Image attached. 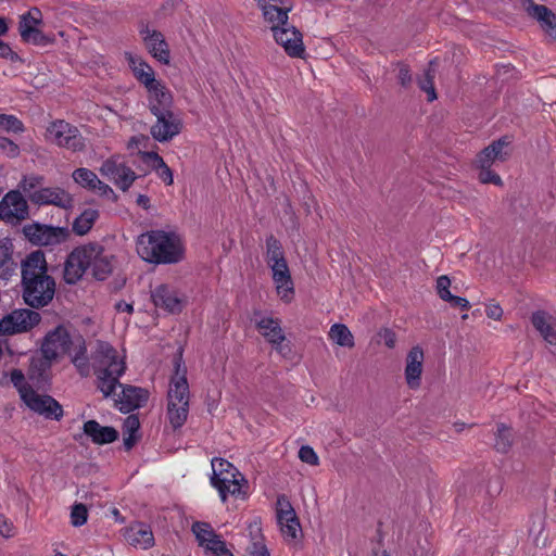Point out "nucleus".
I'll return each instance as SVG.
<instances>
[{"mask_svg": "<svg viewBox=\"0 0 556 556\" xmlns=\"http://www.w3.org/2000/svg\"><path fill=\"white\" fill-rule=\"evenodd\" d=\"M97 387L101 393L109 397L114 394L117 387L122 389L115 399V406L122 413H130L140 408L149 399V392L140 387L119 383L125 374V355L121 354L112 344L99 341L92 353Z\"/></svg>", "mask_w": 556, "mask_h": 556, "instance_id": "1", "label": "nucleus"}, {"mask_svg": "<svg viewBox=\"0 0 556 556\" xmlns=\"http://www.w3.org/2000/svg\"><path fill=\"white\" fill-rule=\"evenodd\" d=\"M24 302L33 308L47 306L54 296L55 281L48 274L46 256L41 251L29 253L21 263Z\"/></svg>", "mask_w": 556, "mask_h": 556, "instance_id": "2", "label": "nucleus"}, {"mask_svg": "<svg viewBox=\"0 0 556 556\" xmlns=\"http://www.w3.org/2000/svg\"><path fill=\"white\" fill-rule=\"evenodd\" d=\"M91 268L98 280H104L112 271L111 258L104 254L99 244H87L75 249L67 257L64 267V280L66 283H76Z\"/></svg>", "mask_w": 556, "mask_h": 556, "instance_id": "3", "label": "nucleus"}, {"mask_svg": "<svg viewBox=\"0 0 556 556\" xmlns=\"http://www.w3.org/2000/svg\"><path fill=\"white\" fill-rule=\"evenodd\" d=\"M137 252L142 260L150 263L174 264L182 258L184 248L178 236L152 230L138 237Z\"/></svg>", "mask_w": 556, "mask_h": 556, "instance_id": "4", "label": "nucleus"}, {"mask_svg": "<svg viewBox=\"0 0 556 556\" xmlns=\"http://www.w3.org/2000/svg\"><path fill=\"white\" fill-rule=\"evenodd\" d=\"M125 56L134 76L147 90L150 112L156 114L160 111L172 110L173 94L161 80L156 79L152 66L131 53H126Z\"/></svg>", "mask_w": 556, "mask_h": 556, "instance_id": "5", "label": "nucleus"}, {"mask_svg": "<svg viewBox=\"0 0 556 556\" xmlns=\"http://www.w3.org/2000/svg\"><path fill=\"white\" fill-rule=\"evenodd\" d=\"M175 372L167 391V417L174 429L182 427L189 414L190 390L181 355L175 357Z\"/></svg>", "mask_w": 556, "mask_h": 556, "instance_id": "6", "label": "nucleus"}, {"mask_svg": "<svg viewBox=\"0 0 556 556\" xmlns=\"http://www.w3.org/2000/svg\"><path fill=\"white\" fill-rule=\"evenodd\" d=\"M10 380L29 409L47 419L60 420L63 417V408L60 403L50 395L38 394L21 369L11 370Z\"/></svg>", "mask_w": 556, "mask_h": 556, "instance_id": "7", "label": "nucleus"}, {"mask_svg": "<svg viewBox=\"0 0 556 556\" xmlns=\"http://www.w3.org/2000/svg\"><path fill=\"white\" fill-rule=\"evenodd\" d=\"M213 475L212 485L218 491L223 502L228 495L244 498L245 492L242 484L247 483L243 475L228 460L215 457L211 462Z\"/></svg>", "mask_w": 556, "mask_h": 556, "instance_id": "8", "label": "nucleus"}, {"mask_svg": "<svg viewBox=\"0 0 556 556\" xmlns=\"http://www.w3.org/2000/svg\"><path fill=\"white\" fill-rule=\"evenodd\" d=\"M46 138L49 142L73 152H81L86 149V139L78 128L63 119L49 124Z\"/></svg>", "mask_w": 556, "mask_h": 556, "instance_id": "9", "label": "nucleus"}, {"mask_svg": "<svg viewBox=\"0 0 556 556\" xmlns=\"http://www.w3.org/2000/svg\"><path fill=\"white\" fill-rule=\"evenodd\" d=\"M253 321L260 334L275 349L277 353L282 356H287L291 352L290 346L288 344H283L286 341V334L279 318L257 311L253 314Z\"/></svg>", "mask_w": 556, "mask_h": 556, "instance_id": "10", "label": "nucleus"}, {"mask_svg": "<svg viewBox=\"0 0 556 556\" xmlns=\"http://www.w3.org/2000/svg\"><path fill=\"white\" fill-rule=\"evenodd\" d=\"M154 306L169 314H179L187 304L186 294L172 283H160L151 290Z\"/></svg>", "mask_w": 556, "mask_h": 556, "instance_id": "11", "label": "nucleus"}, {"mask_svg": "<svg viewBox=\"0 0 556 556\" xmlns=\"http://www.w3.org/2000/svg\"><path fill=\"white\" fill-rule=\"evenodd\" d=\"M276 518L283 540L288 544L295 543L301 533V525L294 508L283 494L277 497Z\"/></svg>", "mask_w": 556, "mask_h": 556, "instance_id": "12", "label": "nucleus"}, {"mask_svg": "<svg viewBox=\"0 0 556 556\" xmlns=\"http://www.w3.org/2000/svg\"><path fill=\"white\" fill-rule=\"evenodd\" d=\"M100 173L122 191H127L137 178L136 173L125 163L124 157L119 154H114L103 161Z\"/></svg>", "mask_w": 556, "mask_h": 556, "instance_id": "13", "label": "nucleus"}, {"mask_svg": "<svg viewBox=\"0 0 556 556\" xmlns=\"http://www.w3.org/2000/svg\"><path fill=\"white\" fill-rule=\"evenodd\" d=\"M40 320L41 316L38 312L28 308L14 309L0 319V334L13 336L27 332L38 325Z\"/></svg>", "mask_w": 556, "mask_h": 556, "instance_id": "14", "label": "nucleus"}, {"mask_svg": "<svg viewBox=\"0 0 556 556\" xmlns=\"http://www.w3.org/2000/svg\"><path fill=\"white\" fill-rule=\"evenodd\" d=\"M75 339H72L70 332L64 326H58L54 330L47 333L41 344V353L46 361L52 362L71 353Z\"/></svg>", "mask_w": 556, "mask_h": 556, "instance_id": "15", "label": "nucleus"}, {"mask_svg": "<svg viewBox=\"0 0 556 556\" xmlns=\"http://www.w3.org/2000/svg\"><path fill=\"white\" fill-rule=\"evenodd\" d=\"M155 116V123L150 128L152 138L161 143L168 142L182 130V119L172 110L160 111Z\"/></svg>", "mask_w": 556, "mask_h": 556, "instance_id": "16", "label": "nucleus"}, {"mask_svg": "<svg viewBox=\"0 0 556 556\" xmlns=\"http://www.w3.org/2000/svg\"><path fill=\"white\" fill-rule=\"evenodd\" d=\"M275 41L281 46L290 58L303 59L305 47L302 33L289 22L286 25L275 27L273 30Z\"/></svg>", "mask_w": 556, "mask_h": 556, "instance_id": "17", "label": "nucleus"}, {"mask_svg": "<svg viewBox=\"0 0 556 556\" xmlns=\"http://www.w3.org/2000/svg\"><path fill=\"white\" fill-rule=\"evenodd\" d=\"M28 217V204L18 190L9 191L0 201V219L15 225Z\"/></svg>", "mask_w": 556, "mask_h": 556, "instance_id": "18", "label": "nucleus"}, {"mask_svg": "<svg viewBox=\"0 0 556 556\" xmlns=\"http://www.w3.org/2000/svg\"><path fill=\"white\" fill-rule=\"evenodd\" d=\"M256 2L270 30L289 22V12L292 10L290 0H256Z\"/></svg>", "mask_w": 556, "mask_h": 556, "instance_id": "19", "label": "nucleus"}, {"mask_svg": "<svg viewBox=\"0 0 556 556\" xmlns=\"http://www.w3.org/2000/svg\"><path fill=\"white\" fill-rule=\"evenodd\" d=\"M26 235L39 245H56L65 242L70 232L65 227L35 225L26 229Z\"/></svg>", "mask_w": 556, "mask_h": 556, "instance_id": "20", "label": "nucleus"}, {"mask_svg": "<svg viewBox=\"0 0 556 556\" xmlns=\"http://www.w3.org/2000/svg\"><path fill=\"white\" fill-rule=\"evenodd\" d=\"M139 34L152 56L163 64H169L170 52L162 33L149 26H142Z\"/></svg>", "mask_w": 556, "mask_h": 556, "instance_id": "21", "label": "nucleus"}, {"mask_svg": "<svg viewBox=\"0 0 556 556\" xmlns=\"http://www.w3.org/2000/svg\"><path fill=\"white\" fill-rule=\"evenodd\" d=\"M271 270L276 292L281 301L290 303L294 296V285L287 261L268 266Z\"/></svg>", "mask_w": 556, "mask_h": 556, "instance_id": "22", "label": "nucleus"}, {"mask_svg": "<svg viewBox=\"0 0 556 556\" xmlns=\"http://www.w3.org/2000/svg\"><path fill=\"white\" fill-rule=\"evenodd\" d=\"M30 200L39 205L52 204L62 208L73 205V198L61 188H41L30 194Z\"/></svg>", "mask_w": 556, "mask_h": 556, "instance_id": "23", "label": "nucleus"}, {"mask_svg": "<svg viewBox=\"0 0 556 556\" xmlns=\"http://www.w3.org/2000/svg\"><path fill=\"white\" fill-rule=\"evenodd\" d=\"M424 359L425 355L420 346H414L406 356L405 380L413 390L420 387Z\"/></svg>", "mask_w": 556, "mask_h": 556, "instance_id": "24", "label": "nucleus"}, {"mask_svg": "<svg viewBox=\"0 0 556 556\" xmlns=\"http://www.w3.org/2000/svg\"><path fill=\"white\" fill-rule=\"evenodd\" d=\"M98 340L96 343H98ZM97 344L91 350V354L96 350ZM72 358V363L81 377H88L93 368L92 355L90 358L87 355V346L83 337L78 336L75 338L74 351L68 353Z\"/></svg>", "mask_w": 556, "mask_h": 556, "instance_id": "25", "label": "nucleus"}, {"mask_svg": "<svg viewBox=\"0 0 556 556\" xmlns=\"http://www.w3.org/2000/svg\"><path fill=\"white\" fill-rule=\"evenodd\" d=\"M125 539L130 545L141 549H148L154 545L151 528L141 522L129 526L125 531Z\"/></svg>", "mask_w": 556, "mask_h": 556, "instance_id": "26", "label": "nucleus"}, {"mask_svg": "<svg viewBox=\"0 0 556 556\" xmlns=\"http://www.w3.org/2000/svg\"><path fill=\"white\" fill-rule=\"evenodd\" d=\"M507 146L508 141L505 138L493 141L477 155V166L491 167L496 161L504 162L508 157V153L504 151Z\"/></svg>", "mask_w": 556, "mask_h": 556, "instance_id": "27", "label": "nucleus"}, {"mask_svg": "<svg viewBox=\"0 0 556 556\" xmlns=\"http://www.w3.org/2000/svg\"><path fill=\"white\" fill-rule=\"evenodd\" d=\"M14 245L9 238L0 239V280L8 281L16 274L17 263L13 257Z\"/></svg>", "mask_w": 556, "mask_h": 556, "instance_id": "28", "label": "nucleus"}, {"mask_svg": "<svg viewBox=\"0 0 556 556\" xmlns=\"http://www.w3.org/2000/svg\"><path fill=\"white\" fill-rule=\"evenodd\" d=\"M84 433L96 444H109L114 442L118 433L113 427L101 426L96 420H88L83 427Z\"/></svg>", "mask_w": 556, "mask_h": 556, "instance_id": "29", "label": "nucleus"}, {"mask_svg": "<svg viewBox=\"0 0 556 556\" xmlns=\"http://www.w3.org/2000/svg\"><path fill=\"white\" fill-rule=\"evenodd\" d=\"M531 323L547 343L556 345V320L553 316L539 311L532 314Z\"/></svg>", "mask_w": 556, "mask_h": 556, "instance_id": "30", "label": "nucleus"}, {"mask_svg": "<svg viewBox=\"0 0 556 556\" xmlns=\"http://www.w3.org/2000/svg\"><path fill=\"white\" fill-rule=\"evenodd\" d=\"M142 160L149 164L153 170L156 172L159 178H161L166 186L173 185V172L166 165L162 156H160L156 152H144L142 153Z\"/></svg>", "mask_w": 556, "mask_h": 556, "instance_id": "31", "label": "nucleus"}, {"mask_svg": "<svg viewBox=\"0 0 556 556\" xmlns=\"http://www.w3.org/2000/svg\"><path fill=\"white\" fill-rule=\"evenodd\" d=\"M532 17L536 20L546 35L556 39V14L547 7H531Z\"/></svg>", "mask_w": 556, "mask_h": 556, "instance_id": "32", "label": "nucleus"}, {"mask_svg": "<svg viewBox=\"0 0 556 556\" xmlns=\"http://www.w3.org/2000/svg\"><path fill=\"white\" fill-rule=\"evenodd\" d=\"M99 218V211L92 207L85 208L73 222L72 229L78 236H84L90 231L96 220Z\"/></svg>", "mask_w": 556, "mask_h": 556, "instance_id": "33", "label": "nucleus"}, {"mask_svg": "<svg viewBox=\"0 0 556 556\" xmlns=\"http://www.w3.org/2000/svg\"><path fill=\"white\" fill-rule=\"evenodd\" d=\"M250 533L253 536L252 542L247 547L245 556H271L257 523L250 526Z\"/></svg>", "mask_w": 556, "mask_h": 556, "instance_id": "34", "label": "nucleus"}, {"mask_svg": "<svg viewBox=\"0 0 556 556\" xmlns=\"http://www.w3.org/2000/svg\"><path fill=\"white\" fill-rule=\"evenodd\" d=\"M329 339L343 348L354 346V337L350 329L343 324H334L330 327Z\"/></svg>", "mask_w": 556, "mask_h": 556, "instance_id": "35", "label": "nucleus"}, {"mask_svg": "<svg viewBox=\"0 0 556 556\" xmlns=\"http://www.w3.org/2000/svg\"><path fill=\"white\" fill-rule=\"evenodd\" d=\"M42 22L41 12L37 8L30 9L28 12L21 16L18 24V31L21 37L29 35V33L37 28Z\"/></svg>", "mask_w": 556, "mask_h": 556, "instance_id": "36", "label": "nucleus"}, {"mask_svg": "<svg viewBox=\"0 0 556 556\" xmlns=\"http://www.w3.org/2000/svg\"><path fill=\"white\" fill-rule=\"evenodd\" d=\"M287 261L282 245L274 236L266 239V263L267 265L277 264Z\"/></svg>", "mask_w": 556, "mask_h": 556, "instance_id": "37", "label": "nucleus"}, {"mask_svg": "<svg viewBox=\"0 0 556 556\" xmlns=\"http://www.w3.org/2000/svg\"><path fill=\"white\" fill-rule=\"evenodd\" d=\"M72 177L77 185L88 190H92L94 185L99 184V178L96 173L86 167L75 169Z\"/></svg>", "mask_w": 556, "mask_h": 556, "instance_id": "38", "label": "nucleus"}, {"mask_svg": "<svg viewBox=\"0 0 556 556\" xmlns=\"http://www.w3.org/2000/svg\"><path fill=\"white\" fill-rule=\"evenodd\" d=\"M191 530L201 547L218 535L207 522L197 521L192 525Z\"/></svg>", "mask_w": 556, "mask_h": 556, "instance_id": "39", "label": "nucleus"}, {"mask_svg": "<svg viewBox=\"0 0 556 556\" xmlns=\"http://www.w3.org/2000/svg\"><path fill=\"white\" fill-rule=\"evenodd\" d=\"M434 76L435 70L433 68V62H430L429 67L426 70L424 77L418 80L419 88L425 91L428 96V101L432 102L437 99L434 89Z\"/></svg>", "mask_w": 556, "mask_h": 556, "instance_id": "40", "label": "nucleus"}, {"mask_svg": "<svg viewBox=\"0 0 556 556\" xmlns=\"http://www.w3.org/2000/svg\"><path fill=\"white\" fill-rule=\"evenodd\" d=\"M513 434L511 429L505 425H498L495 439V448L500 452H507L511 446Z\"/></svg>", "mask_w": 556, "mask_h": 556, "instance_id": "41", "label": "nucleus"}, {"mask_svg": "<svg viewBox=\"0 0 556 556\" xmlns=\"http://www.w3.org/2000/svg\"><path fill=\"white\" fill-rule=\"evenodd\" d=\"M0 128L12 134H21L25 130L22 121L9 114H0Z\"/></svg>", "mask_w": 556, "mask_h": 556, "instance_id": "42", "label": "nucleus"}, {"mask_svg": "<svg viewBox=\"0 0 556 556\" xmlns=\"http://www.w3.org/2000/svg\"><path fill=\"white\" fill-rule=\"evenodd\" d=\"M203 548L206 553H210L213 556H233V554L227 548L225 541H223L219 535L208 541Z\"/></svg>", "mask_w": 556, "mask_h": 556, "instance_id": "43", "label": "nucleus"}, {"mask_svg": "<svg viewBox=\"0 0 556 556\" xmlns=\"http://www.w3.org/2000/svg\"><path fill=\"white\" fill-rule=\"evenodd\" d=\"M25 42L36 46H48L54 42V38L43 34L38 27L33 29L29 35L22 38Z\"/></svg>", "mask_w": 556, "mask_h": 556, "instance_id": "44", "label": "nucleus"}, {"mask_svg": "<svg viewBox=\"0 0 556 556\" xmlns=\"http://www.w3.org/2000/svg\"><path fill=\"white\" fill-rule=\"evenodd\" d=\"M88 511L84 504H75L71 511V522L74 527H80L87 522Z\"/></svg>", "mask_w": 556, "mask_h": 556, "instance_id": "45", "label": "nucleus"}, {"mask_svg": "<svg viewBox=\"0 0 556 556\" xmlns=\"http://www.w3.org/2000/svg\"><path fill=\"white\" fill-rule=\"evenodd\" d=\"M451 285H452L451 279L446 275H442L437 278L435 290H437L439 298L442 301L446 302L448 299H451V296H452V293L450 291Z\"/></svg>", "mask_w": 556, "mask_h": 556, "instance_id": "46", "label": "nucleus"}, {"mask_svg": "<svg viewBox=\"0 0 556 556\" xmlns=\"http://www.w3.org/2000/svg\"><path fill=\"white\" fill-rule=\"evenodd\" d=\"M479 180L482 184H493L495 186L502 187L503 180L502 178L491 169V167H479Z\"/></svg>", "mask_w": 556, "mask_h": 556, "instance_id": "47", "label": "nucleus"}, {"mask_svg": "<svg viewBox=\"0 0 556 556\" xmlns=\"http://www.w3.org/2000/svg\"><path fill=\"white\" fill-rule=\"evenodd\" d=\"M299 458L301 462L306 463L311 466H317L319 464V457L309 445H303L299 450Z\"/></svg>", "mask_w": 556, "mask_h": 556, "instance_id": "48", "label": "nucleus"}, {"mask_svg": "<svg viewBox=\"0 0 556 556\" xmlns=\"http://www.w3.org/2000/svg\"><path fill=\"white\" fill-rule=\"evenodd\" d=\"M0 152L8 157L14 159L20 155V148L9 138L0 137Z\"/></svg>", "mask_w": 556, "mask_h": 556, "instance_id": "49", "label": "nucleus"}, {"mask_svg": "<svg viewBox=\"0 0 556 556\" xmlns=\"http://www.w3.org/2000/svg\"><path fill=\"white\" fill-rule=\"evenodd\" d=\"M139 428L140 422L138 417L135 415H129L124 421L123 434L138 435Z\"/></svg>", "mask_w": 556, "mask_h": 556, "instance_id": "50", "label": "nucleus"}, {"mask_svg": "<svg viewBox=\"0 0 556 556\" xmlns=\"http://www.w3.org/2000/svg\"><path fill=\"white\" fill-rule=\"evenodd\" d=\"M43 178L41 176H36V175H33V176H29V177H24L21 182H20V188L27 192V191H30L31 189H34L35 187L41 185Z\"/></svg>", "mask_w": 556, "mask_h": 556, "instance_id": "51", "label": "nucleus"}, {"mask_svg": "<svg viewBox=\"0 0 556 556\" xmlns=\"http://www.w3.org/2000/svg\"><path fill=\"white\" fill-rule=\"evenodd\" d=\"M0 535L3 538H12L14 535L13 523L3 515H0Z\"/></svg>", "mask_w": 556, "mask_h": 556, "instance_id": "52", "label": "nucleus"}, {"mask_svg": "<svg viewBox=\"0 0 556 556\" xmlns=\"http://www.w3.org/2000/svg\"><path fill=\"white\" fill-rule=\"evenodd\" d=\"M98 193L101 197L111 199L115 197L114 190L105 182L99 179V184L94 185V188L91 190Z\"/></svg>", "mask_w": 556, "mask_h": 556, "instance_id": "53", "label": "nucleus"}, {"mask_svg": "<svg viewBox=\"0 0 556 556\" xmlns=\"http://www.w3.org/2000/svg\"><path fill=\"white\" fill-rule=\"evenodd\" d=\"M0 58L15 62L18 60L17 53H15L11 47L4 41L0 40Z\"/></svg>", "mask_w": 556, "mask_h": 556, "instance_id": "54", "label": "nucleus"}, {"mask_svg": "<svg viewBox=\"0 0 556 556\" xmlns=\"http://www.w3.org/2000/svg\"><path fill=\"white\" fill-rule=\"evenodd\" d=\"M485 314L489 318L500 320L503 316V309L498 304H489L485 307Z\"/></svg>", "mask_w": 556, "mask_h": 556, "instance_id": "55", "label": "nucleus"}, {"mask_svg": "<svg viewBox=\"0 0 556 556\" xmlns=\"http://www.w3.org/2000/svg\"><path fill=\"white\" fill-rule=\"evenodd\" d=\"M399 80L403 87H407L412 83V75L407 65H400Z\"/></svg>", "mask_w": 556, "mask_h": 556, "instance_id": "56", "label": "nucleus"}, {"mask_svg": "<svg viewBox=\"0 0 556 556\" xmlns=\"http://www.w3.org/2000/svg\"><path fill=\"white\" fill-rule=\"evenodd\" d=\"M379 334L388 348H394L396 342V336L391 329H383L380 331Z\"/></svg>", "mask_w": 556, "mask_h": 556, "instance_id": "57", "label": "nucleus"}, {"mask_svg": "<svg viewBox=\"0 0 556 556\" xmlns=\"http://www.w3.org/2000/svg\"><path fill=\"white\" fill-rule=\"evenodd\" d=\"M446 302L451 304L452 307H458L460 309H468L470 307L469 301L462 296L453 295Z\"/></svg>", "mask_w": 556, "mask_h": 556, "instance_id": "58", "label": "nucleus"}, {"mask_svg": "<svg viewBox=\"0 0 556 556\" xmlns=\"http://www.w3.org/2000/svg\"><path fill=\"white\" fill-rule=\"evenodd\" d=\"M148 140V137L144 135L134 136L129 139L127 147L128 149L139 148L140 146H144Z\"/></svg>", "mask_w": 556, "mask_h": 556, "instance_id": "59", "label": "nucleus"}, {"mask_svg": "<svg viewBox=\"0 0 556 556\" xmlns=\"http://www.w3.org/2000/svg\"><path fill=\"white\" fill-rule=\"evenodd\" d=\"M115 308H116L117 312H121V313L131 314L134 312L132 304L127 303L126 301L117 302L115 304Z\"/></svg>", "mask_w": 556, "mask_h": 556, "instance_id": "60", "label": "nucleus"}, {"mask_svg": "<svg viewBox=\"0 0 556 556\" xmlns=\"http://www.w3.org/2000/svg\"><path fill=\"white\" fill-rule=\"evenodd\" d=\"M123 435H124V446H125V448L126 450L132 448V446L135 445V443L138 440V435H132V434H123Z\"/></svg>", "mask_w": 556, "mask_h": 556, "instance_id": "61", "label": "nucleus"}, {"mask_svg": "<svg viewBox=\"0 0 556 556\" xmlns=\"http://www.w3.org/2000/svg\"><path fill=\"white\" fill-rule=\"evenodd\" d=\"M519 1L521 2L522 7L525 8L528 15L531 17H532L531 7H542L541 4L533 3L532 0H519Z\"/></svg>", "mask_w": 556, "mask_h": 556, "instance_id": "62", "label": "nucleus"}, {"mask_svg": "<svg viewBox=\"0 0 556 556\" xmlns=\"http://www.w3.org/2000/svg\"><path fill=\"white\" fill-rule=\"evenodd\" d=\"M7 31H8L7 21L3 17H0V36L7 34Z\"/></svg>", "mask_w": 556, "mask_h": 556, "instance_id": "63", "label": "nucleus"}, {"mask_svg": "<svg viewBox=\"0 0 556 556\" xmlns=\"http://www.w3.org/2000/svg\"><path fill=\"white\" fill-rule=\"evenodd\" d=\"M148 201H149V199L147 197H144V195H139V198H138V203L139 204L144 205Z\"/></svg>", "mask_w": 556, "mask_h": 556, "instance_id": "64", "label": "nucleus"}]
</instances>
